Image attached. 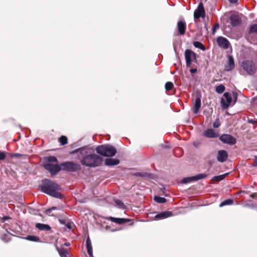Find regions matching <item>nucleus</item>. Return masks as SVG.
I'll list each match as a JSON object with an SVG mask.
<instances>
[{
    "mask_svg": "<svg viewBox=\"0 0 257 257\" xmlns=\"http://www.w3.org/2000/svg\"><path fill=\"white\" fill-rule=\"evenodd\" d=\"M79 153L78 158L81 164L85 166L94 168L100 166L102 162L101 157L92 154L91 149L82 147L76 149L72 153Z\"/></svg>",
    "mask_w": 257,
    "mask_h": 257,
    "instance_id": "f257e3e1",
    "label": "nucleus"
},
{
    "mask_svg": "<svg viewBox=\"0 0 257 257\" xmlns=\"http://www.w3.org/2000/svg\"><path fill=\"white\" fill-rule=\"evenodd\" d=\"M41 191L52 197L61 199L63 196L58 191L61 189L60 186L55 182L45 179L42 180L40 186Z\"/></svg>",
    "mask_w": 257,
    "mask_h": 257,
    "instance_id": "f03ea898",
    "label": "nucleus"
},
{
    "mask_svg": "<svg viewBox=\"0 0 257 257\" xmlns=\"http://www.w3.org/2000/svg\"><path fill=\"white\" fill-rule=\"evenodd\" d=\"M58 160L54 156L45 157L43 159L44 168L52 175H55L61 170L60 165L57 164Z\"/></svg>",
    "mask_w": 257,
    "mask_h": 257,
    "instance_id": "7ed1b4c3",
    "label": "nucleus"
},
{
    "mask_svg": "<svg viewBox=\"0 0 257 257\" xmlns=\"http://www.w3.org/2000/svg\"><path fill=\"white\" fill-rule=\"evenodd\" d=\"M240 67L246 75L252 76L257 72V62L252 59L244 60Z\"/></svg>",
    "mask_w": 257,
    "mask_h": 257,
    "instance_id": "20e7f679",
    "label": "nucleus"
},
{
    "mask_svg": "<svg viewBox=\"0 0 257 257\" xmlns=\"http://www.w3.org/2000/svg\"><path fill=\"white\" fill-rule=\"evenodd\" d=\"M97 153L104 157L114 156L117 151L116 149L110 145H103L97 146L96 148Z\"/></svg>",
    "mask_w": 257,
    "mask_h": 257,
    "instance_id": "39448f33",
    "label": "nucleus"
},
{
    "mask_svg": "<svg viewBox=\"0 0 257 257\" xmlns=\"http://www.w3.org/2000/svg\"><path fill=\"white\" fill-rule=\"evenodd\" d=\"M61 170L68 172H74L80 171L81 169V165L77 163L72 161H68L60 164Z\"/></svg>",
    "mask_w": 257,
    "mask_h": 257,
    "instance_id": "423d86ee",
    "label": "nucleus"
},
{
    "mask_svg": "<svg viewBox=\"0 0 257 257\" xmlns=\"http://www.w3.org/2000/svg\"><path fill=\"white\" fill-rule=\"evenodd\" d=\"M185 58L186 60V66L189 67L190 66L193 59L196 61V54L190 49H186L184 53Z\"/></svg>",
    "mask_w": 257,
    "mask_h": 257,
    "instance_id": "0eeeda50",
    "label": "nucleus"
},
{
    "mask_svg": "<svg viewBox=\"0 0 257 257\" xmlns=\"http://www.w3.org/2000/svg\"><path fill=\"white\" fill-rule=\"evenodd\" d=\"M232 98L229 92H225L223 94V97L221 99L220 102L224 109L228 108L231 104Z\"/></svg>",
    "mask_w": 257,
    "mask_h": 257,
    "instance_id": "6e6552de",
    "label": "nucleus"
},
{
    "mask_svg": "<svg viewBox=\"0 0 257 257\" xmlns=\"http://www.w3.org/2000/svg\"><path fill=\"white\" fill-rule=\"evenodd\" d=\"M219 140L224 144L233 145L236 143V139L229 134H223L219 137Z\"/></svg>",
    "mask_w": 257,
    "mask_h": 257,
    "instance_id": "1a4fd4ad",
    "label": "nucleus"
},
{
    "mask_svg": "<svg viewBox=\"0 0 257 257\" xmlns=\"http://www.w3.org/2000/svg\"><path fill=\"white\" fill-rule=\"evenodd\" d=\"M207 177L206 174H199L192 177L184 178L181 181V183L186 184L193 181H196L200 179L205 178Z\"/></svg>",
    "mask_w": 257,
    "mask_h": 257,
    "instance_id": "9d476101",
    "label": "nucleus"
},
{
    "mask_svg": "<svg viewBox=\"0 0 257 257\" xmlns=\"http://www.w3.org/2000/svg\"><path fill=\"white\" fill-rule=\"evenodd\" d=\"M205 15V12L203 4L200 3L194 12V18L195 19H198L200 18H204Z\"/></svg>",
    "mask_w": 257,
    "mask_h": 257,
    "instance_id": "9b49d317",
    "label": "nucleus"
},
{
    "mask_svg": "<svg viewBox=\"0 0 257 257\" xmlns=\"http://www.w3.org/2000/svg\"><path fill=\"white\" fill-rule=\"evenodd\" d=\"M217 45L221 48L227 49L230 46L229 41L225 38L223 37H219L216 40Z\"/></svg>",
    "mask_w": 257,
    "mask_h": 257,
    "instance_id": "f8f14e48",
    "label": "nucleus"
},
{
    "mask_svg": "<svg viewBox=\"0 0 257 257\" xmlns=\"http://www.w3.org/2000/svg\"><path fill=\"white\" fill-rule=\"evenodd\" d=\"M230 23L232 26L236 27L239 26L241 23V19L239 16L236 14H232L229 17Z\"/></svg>",
    "mask_w": 257,
    "mask_h": 257,
    "instance_id": "ddd939ff",
    "label": "nucleus"
},
{
    "mask_svg": "<svg viewBox=\"0 0 257 257\" xmlns=\"http://www.w3.org/2000/svg\"><path fill=\"white\" fill-rule=\"evenodd\" d=\"M177 28L179 34L180 35H184L186 30V23L185 21L180 20L178 22Z\"/></svg>",
    "mask_w": 257,
    "mask_h": 257,
    "instance_id": "4468645a",
    "label": "nucleus"
},
{
    "mask_svg": "<svg viewBox=\"0 0 257 257\" xmlns=\"http://www.w3.org/2000/svg\"><path fill=\"white\" fill-rule=\"evenodd\" d=\"M228 158V154L225 150H219L218 151L217 160L219 162H224Z\"/></svg>",
    "mask_w": 257,
    "mask_h": 257,
    "instance_id": "2eb2a0df",
    "label": "nucleus"
},
{
    "mask_svg": "<svg viewBox=\"0 0 257 257\" xmlns=\"http://www.w3.org/2000/svg\"><path fill=\"white\" fill-rule=\"evenodd\" d=\"M173 215V213L170 211H165L159 213L155 215V218L157 220L163 219Z\"/></svg>",
    "mask_w": 257,
    "mask_h": 257,
    "instance_id": "dca6fc26",
    "label": "nucleus"
},
{
    "mask_svg": "<svg viewBox=\"0 0 257 257\" xmlns=\"http://www.w3.org/2000/svg\"><path fill=\"white\" fill-rule=\"evenodd\" d=\"M109 220L113 222L116 223L118 224H124L126 222H128L131 221V219H130L122 218H115V217H109Z\"/></svg>",
    "mask_w": 257,
    "mask_h": 257,
    "instance_id": "f3484780",
    "label": "nucleus"
},
{
    "mask_svg": "<svg viewBox=\"0 0 257 257\" xmlns=\"http://www.w3.org/2000/svg\"><path fill=\"white\" fill-rule=\"evenodd\" d=\"M235 66L234 59L231 55L228 56L227 64L225 66V70L226 71H231L234 69Z\"/></svg>",
    "mask_w": 257,
    "mask_h": 257,
    "instance_id": "a211bd4d",
    "label": "nucleus"
},
{
    "mask_svg": "<svg viewBox=\"0 0 257 257\" xmlns=\"http://www.w3.org/2000/svg\"><path fill=\"white\" fill-rule=\"evenodd\" d=\"M201 107V98L200 96H197L195 100L194 106L193 107V111L196 114L199 111Z\"/></svg>",
    "mask_w": 257,
    "mask_h": 257,
    "instance_id": "6ab92c4d",
    "label": "nucleus"
},
{
    "mask_svg": "<svg viewBox=\"0 0 257 257\" xmlns=\"http://www.w3.org/2000/svg\"><path fill=\"white\" fill-rule=\"evenodd\" d=\"M204 135L209 138H216L218 135L213 129H208L204 132Z\"/></svg>",
    "mask_w": 257,
    "mask_h": 257,
    "instance_id": "aec40b11",
    "label": "nucleus"
},
{
    "mask_svg": "<svg viewBox=\"0 0 257 257\" xmlns=\"http://www.w3.org/2000/svg\"><path fill=\"white\" fill-rule=\"evenodd\" d=\"M104 163L106 166H112L118 165L119 163V160L117 159L107 158L105 160Z\"/></svg>",
    "mask_w": 257,
    "mask_h": 257,
    "instance_id": "412c9836",
    "label": "nucleus"
},
{
    "mask_svg": "<svg viewBox=\"0 0 257 257\" xmlns=\"http://www.w3.org/2000/svg\"><path fill=\"white\" fill-rule=\"evenodd\" d=\"M86 245L87 253L89 254V256L94 257L93 255L92 246L91 245L90 239L89 236H88L86 239Z\"/></svg>",
    "mask_w": 257,
    "mask_h": 257,
    "instance_id": "4be33fe9",
    "label": "nucleus"
},
{
    "mask_svg": "<svg viewBox=\"0 0 257 257\" xmlns=\"http://www.w3.org/2000/svg\"><path fill=\"white\" fill-rule=\"evenodd\" d=\"M35 227L40 230L49 231L51 229L49 225L40 223H36Z\"/></svg>",
    "mask_w": 257,
    "mask_h": 257,
    "instance_id": "5701e85b",
    "label": "nucleus"
},
{
    "mask_svg": "<svg viewBox=\"0 0 257 257\" xmlns=\"http://www.w3.org/2000/svg\"><path fill=\"white\" fill-rule=\"evenodd\" d=\"M59 221L61 224L64 225L69 230H71L74 225V223L69 219H59Z\"/></svg>",
    "mask_w": 257,
    "mask_h": 257,
    "instance_id": "b1692460",
    "label": "nucleus"
},
{
    "mask_svg": "<svg viewBox=\"0 0 257 257\" xmlns=\"http://www.w3.org/2000/svg\"><path fill=\"white\" fill-rule=\"evenodd\" d=\"M57 249L61 257H70V255L67 249L64 248H57Z\"/></svg>",
    "mask_w": 257,
    "mask_h": 257,
    "instance_id": "393cba45",
    "label": "nucleus"
},
{
    "mask_svg": "<svg viewBox=\"0 0 257 257\" xmlns=\"http://www.w3.org/2000/svg\"><path fill=\"white\" fill-rule=\"evenodd\" d=\"M26 239L34 242H41L40 238L37 236L29 235L26 236Z\"/></svg>",
    "mask_w": 257,
    "mask_h": 257,
    "instance_id": "a878e982",
    "label": "nucleus"
},
{
    "mask_svg": "<svg viewBox=\"0 0 257 257\" xmlns=\"http://www.w3.org/2000/svg\"><path fill=\"white\" fill-rule=\"evenodd\" d=\"M252 33L257 34V24H256L251 25L249 27L248 34Z\"/></svg>",
    "mask_w": 257,
    "mask_h": 257,
    "instance_id": "bb28decb",
    "label": "nucleus"
},
{
    "mask_svg": "<svg viewBox=\"0 0 257 257\" xmlns=\"http://www.w3.org/2000/svg\"><path fill=\"white\" fill-rule=\"evenodd\" d=\"M228 175V173H226L223 175L214 176L212 178V180L216 181L217 182L223 180L226 176Z\"/></svg>",
    "mask_w": 257,
    "mask_h": 257,
    "instance_id": "cd10ccee",
    "label": "nucleus"
},
{
    "mask_svg": "<svg viewBox=\"0 0 257 257\" xmlns=\"http://www.w3.org/2000/svg\"><path fill=\"white\" fill-rule=\"evenodd\" d=\"M233 203V200L231 199L225 200L219 204V207H222L225 205H231Z\"/></svg>",
    "mask_w": 257,
    "mask_h": 257,
    "instance_id": "c85d7f7f",
    "label": "nucleus"
},
{
    "mask_svg": "<svg viewBox=\"0 0 257 257\" xmlns=\"http://www.w3.org/2000/svg\"><path fill=\"white\" fill-rule=\"evenodd\" d=\"M193 44L196 48H199L203 51L206 49L205 47L200 42L195 41L193 43Z\"/></svg>",
    "mask_w": 257,
    "mask_h": 257,
    "instance_id": "c756f323",
    "label": "nucleus"
},
{
    "mask_svg": "<svg viewBox=\"0 0 257 257\" xmlns=\"http://www.w3.org/2000/svg\"><path fill=\"white\" fill-rule=\"evenodd\" d=\"M225 89V87L222 84H220L215 87V91L219 94L223 93Z\"/></svg>",
    "mask_w": 257,
    "mask_h": 257,
    "instance_id": "7c9ffc66",
    "label": "nucleus"
},
{
    "mask_svg": "<svg viewBox=\"0 0 257 257\" xmlns=\"http://www.w3.org/2000/svg\"><path fill=\"white\" fill-rule=\"evenodd\" d=\"M58 142L61 144V145H65L68 143L67 138L65 136H61L58 139Z\"/></svg>",
    "mask_w": 257,
    "mask_h": 257,
    "instance_id": "2f4dec72",
    "label": "nucleus"
},
{
    "mask_svg": "<svg viewBox=\"0 0 257 257\" xmlns=\"http://www.w3.org/2000/svg\"><path fill=\"white\" fill-rule=\"evenodd\" d=\"M154 200L159 203H164L167 201V200L164 197H161L160 196H155Z\"/></svg>",
    "mask_w": 257,
    "mask_h": 257,
    "instance_id": "473e14b6",
    "label": "nucleus"
},
{
    "mask_svg": "<svg viewBox=\"0 0 257 257\" xmlns=\"http://www.w3.org/2000/svg\"><path fill=\"white\" fill-rule=\"evenodd\" d=\"M174 87V85L172 82L168 81L165 84V89L167 91H170Z\"/></svg>",
    "mask_w": 257,
    "mask_h": 257,
    "instance_id": "72a5a7b5",
    "label": "nucleus"
},
{
    "mask_svg": "<svg viewBox=\"0 0 257 257\" xmlns=\"http://www.w3.org/2000/svg\"><path fill=\"white\" fill-rule=\"evenodd\" d=\"M136 176H140L143 178L150 177L151 175L146 173H139L137 172L135 174Z\"/></svg>",
    "mask_w": 257,
    "mask_h": 257,
    "instance_id": "f704fd0d",
    "label": "nucleus"
},
{
    "mask_svg": "<svg viewBox=\"0 0 257 257\" xmlns=\"http://www.w3.org/2000/svg\"><path fill=\"white\" fill-rule=\"evenodd\" d=\"M2 239L5 242H8L11 240L10 235L4 233L2 236Z\"/></svg>",
    "mask_w": 257,
    "mask_h": 257,
    "instance_id": "c9c22d12",
    "label": "nucleus"
},
{
    "mask_svg": "<svg viewBox=\"0 0 257 257\" xmlns=\"http://www.w3.org/2000/svg\"><path fill=\"white\" fill-rule=\"evenodd\" d=\"M57 209V207H52V208H49L48 209H47L46 211H45V213L47 214V215H51V212H52V211L53 210H56Z\"/></svg>",
    "mask_w": 257,
    "mask_h": 257,
    "instance_id": "e433bc0d",
    "label": "nucleus"
},
{
    "mask_svg": "<svg viewBox=\"0 0 257 257\" xmlns=\"http://www.w3.org/2000/svg\"><path fill=\"white\" fill-rule=\"evenodd\" d=\"M220 125L219 118H217L213 122V126L215 128H218Z\"/></svg>",
    "mask_w": 257,
    "mask_h": 257,
    "instance_id": "4c0bfd02",
    "label": "nucleus"
},
{
    "mask_svg": "<svg viewBox=\"0 0 257 257\" xmlns=\"http://www.w3.org/2000/svg\"><path fill=\"white\" fill-rule=\"evenodd\" d=\"M114 202L117 206L119 207H122V206H123V203L120 200H114Z\"/></svg>",
    "mask_w": 257,
    "mask_h": 257,
    "instance_id": "58836bf2",
    "label": "nucleus"
},
{
    "mask_svg": "<svg viewBox=\"0 0 257 257\" xmlns=\"http://www.w3.org/2000/svg\"><path fill=\"white\" fill-rule=\"evenodd\" d=\"M6 157V155L5 152H0V161L5 160Z\"/></svg>",
    "mask_w": 257,
    "mask_h": 257,
    "instance_id": "ea45409f",
    "label": "nucleus"
},
{
    "mask_svg": "<svg viewBox=\"0 0 257 257\" xmlns=\"http://www.w3.org/2000/svg\"><path fill=\"white\" fill-rule=\"evenodd\" d=\"M253 105L257 106V96L252 98Z\"/></svg>",
    "mask_w": 257,
    "mask_h": 257,
    "instance_id": "a19ab883",
    "label": "nucleus"
},
{
    "mask_svg": "<svg viewBox=\"0 0 257 257\" xmlns=\"http://www.w3.org/2000/svg\"><path fill=\"white\" fill-rule=\"evenodd\" d=\"M197 70L196 68H191L190 69V72L191 73H195L197 72Z\"/></svg>",
    "mask_w": 257,
    "mask_h": 257,
    "instance_id": "79ce46f5",
    "label": "nucleus"
},
{
    "mask_svg": "<svg viewBox=\"0 0 257 257\" xmlns=\"http://www.w3.org/2000/svg\"><path fill=\"white\" fill-rule=\"evenodd\" d=\"M257 197V193H254L250 195V197H251L252 199H254Z\"/></svg>",
    "mask_w": 257,
    "mask_h": 257,
    "instance_id": "37998d69",
    "label": "nucleus"
},
{
    "mask_svg": "<svg viewBox=\"0 0 257 257\" xmlns=\"http://www.w3.org/2000/svg\"><path fill=\"white\" fill-rule=\"evenodd\" d=\"M233 97L234 99V101H236L237 98V94L236 93H233Z\"/></svg>",
    "mask_w": 257,
    "mask_h": 257,
    "instance_id": "c03bdc74",
    "label": "nucleus"
},
{
    "mask_svg": "<svg viewBox=\"0 0 257 257\" xmlns=\"http://www.w3.org/2000/svg\"><path fill=\"white\" fill-rule=\"evenodd\" d=\"M229 2L231 4H236L237 3L238 0H229Z\"/></svg>",
    "mask_w": 257,
    "mask_h": 257,
    "instance_id": "a18cd8bd",
    "label": "nucleus"
},
{
    "mask_svg": "<svg viewBox=\"0 0 257 257\" xmlns=\"http://www.w3.org/2000/svg\"><path fill=\"white\" fill-rule=\"evenodd\" d=\"M253 165L257 166V157H255L254 159Z\"/></svg>",
    "mask_w": 257,
    "mask_h": 257,
    "instance_id": "49530a36",
    "label": "nucleus"
},
{
    "mask_svg": "<svg viewBox=\"0 0 257 257\" xmlns=\"http://www.w3.org/2000/svg\"><path fill=\"white\" fill-rule=\"evenodd\" d=\"M248 121L249 123H252V124L254 123V122H256V121H255L253 119H248Z\"/></svg>",
    "mask_w": 257,
    "mask_h": 257,
    "instance_id": "de8ad7c7",
    "label": "nucleus"
},
{
    "mask_svg": "<svg viewBox=\"0 0 257 257\" xmlns=\"http://www.w3.org/2000/svg\"><path fill=\"white\" fill-rule=\"evenodd\" d=\"M219 28V25H218V24H216V25H215V26H214V28H213V33H214V30H215V28Z\"/></svg>",
    "mask_w": 257,
    "mask_h": 257,
    "instance_id": "09e8293b",
    "label": "nucleus"
},
{
    "mask_svg": "<svg viewBox=\"0 0 257 257\" xmlns=\"http://www.w3.org/2000/svg\"><path fill=\"white\" fill-rule=\"evenodd\" d=\"M69 244H69V242H65V243H64V245H65V246H69Z\"/></svg>",
    "mask_w": 257,
    "mask_h": 257,
    "instance_id": "8fccbe9b",
    "label": "nucleus"
},
{
    "mask_svg": "<svg viewBox=\"0 0 257 257\" xmlns=\"http://www.w3.org/2000/svg\"><path fill=\"white\" fill-rule=\"evenodd\" d=\"M8 218H9L8 217L6 216V217H4L3 219H4V220H6V219H7Z\"/></svg>",
    "mask_w": 257,
    "mask_h": 257,
    "instance_id": "3c124183",
    "label": "nucleus"
},
{
    "mask_svg": "<svg viewBox=\"0 0 257 257\" xmlns=\"http://www.w3.org/2000/svg\"><path fill=\"white\" fill-rule=\"evenodd\" d=\"M15 155L17 156H19V155L17 154H16Z\"/></svg>",
    "mask_w": 257,
    "mask_h": 257,
    "instance_id": "603ef678",
    "label": "nucleus"
}]
</instances>
